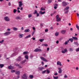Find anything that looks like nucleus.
I'll return each instance as SVG.
<instances>
[{"mask_svg":"<svg viewBox=\"0 0 79 79\" xmlns=\"http://www.w3.org/2000/svg\"><path fill=\"white\" fill-rule=\"evenodd\" d=\"M34 32H35L34 31H33L32 32V35H34Z\"/></svg>","mask_w":79,"mask_h":79,"instance_id":"58","label":"nucleus"},{"mask_svg":"<svg viewBox=\"0 0 79 79\" xmlns=\"http://www.w3.org/2000/svg\"><path fill=\"white\" fill-rule=\"evenodd\" d=\"M36 14L37 15H36V16L37 17H38V16H39L40 14H39L37 13V14Z\"/></svg>","mask_w":79,"mask_h":79,"instance_id":"47","label":"nucleus"},{"mask_svg":"<svg viewBox=\"0 0 79 79\" xmlns=\"http://www.w3.org/2000/svg\"><path fill=\"white\" fill-rule=\"evenodd\" d=\"M32 40H35V38L34 37H33L32 38Z\"/></svg>","mask_w":79,"mask_h":79,"instance_id":"62","label":"nucleus"},{"mask_svg":"<svg viewBox=\"0 0 79 79\" xmlns=\"http://www.w3.org/2000/svg\"><path fill=\"white\" fill-rule=\"evenodd\" d=\"M23 2L22 1H20L18 2L19 4V8H21L22 7V6H23V4L22 3Z\"/></svg>","mask_w":79,"mask_h":79,"instance_id":"2","label":"nucleus"},{"mask_svg":"<svg viewBox=\"0 0 79 79\" xmlns=\"http://www.w3.org/2000/svg\"><path fill=\"white\" fill-rule=\"evenodd\" d=\"M68 52V50H67V49L65 48L64 49V50H62L61 52L62 53H65L67 52Z\"/></svg>","mask_w":79,"mask_h":79,"instance_id":"7","label":"nucleus"},{"mask_svg":"<svg viewBox=\"0 0 79 79\" xmlns=\"http://www.w3.org/2000/svg\"><path fill=\"white\" fill-rule=\"evenodd\" d=\"M58 69H59L58 73H62V69H61V68L59 67L58 68Z\"/></svg>","mask_w":79,"mask_h":79,"instance_id":"13","label":"nucleus"},{"mask_svg":"<svg viewBox=\"0 0 79 79\" xmlns=\"http://www.w3.org/2000/svg\"><path fill=\"white\" fill-rule=\"evenodd\" d=\"M15 65L16 66H18L19 68H20V69H21V68H22L23 67V66H20L19 64H15Z\"/></svg>","mask_w":79,"mask_h":79,"instance_id":"6","label":"nucleus"},{"mask_svg":"<svg viewBox=\"0 0 79 79\" xmlns=\"http://www.w3.org/2000/svg\"><path fill=\"white\" fill-rule=\"evenodd\" d=\"M31 35H29L27 36L26 37H25V39H27L28 38H29V37H31Z\"/></svg>","mask_w":79,"mask_h":79,"instance_id":"22","label":"nucleus"},{"mask_svg":"<svg viewBox=\"0 0 79 79\" xmlns=\"http://www.w3.org/2000/svg\"><path fill=\"white\" fill-rule=\"evenodd\" d=\"M76 27L77 28V30H79V26H77V25H76Z\"/></svg>","mask_w":79,"mask_h":79,"instance_id":"43","label":"nucleus"},{"mask_svg":"<svg viewBox=\"0 0 79 79\" xmlns=\"http://www.w3.org/2000/svg\"><path fill=\"white\" fill-rule=\"evenodd\" d=\"M28 53V52H23V55H27Z\"/></svg>","mask_w":79,"mask_h":79,"instance_id":"31","label":"nucleus"},{"mask_svg":"<svg viewBox=\"0 0 79 79\" xmlns=\"http://www.w3.org/2000/svg\"><path fill=\"white\" fill-rule=\"evenodd\" d=\"M29 77L31 79H32L34 77V76L32 75H30L29 76Z\"/></svg>","mask_w":79,"mask_h":79,"instance_id":"30","label":"nucleus"},{"mask_svg":"<svg viewBox=\"0 0 79 79\" xmlns=\"http://www.w3.org/2000/svg\"><path fill=\"white\" fill-rule=\"evenodd\" d=\"M66 31L65 30H62L61 31V33L62 34H65Z\"/></svg>","mask_w":79,"mask_h":79,"instance_id":"27","label":"nucleus"},{"mask_svg":"<svg viewBox=\"0 0 79 79\" xmlns=\"http://www.w3.org/2000/svg\"><path fill=\"white\" fill-rule=\"evenodd\" d=\"M68 10H67L66 11H65L64 13H65V14H66L68 13Z\"/></svg>","mask_w":79,"mask_h":79,"instance_id":"52","label":"nucleus"},{"mask_svg":"<svg viewBox=\"0 0 79 79\" xmlns=\"http://www.w3.org/2000/svg\"><path fill=\"white\" fill-rule=\"evenodd\" d=\"M21 56H19L18 58L16 59L17 61H21Z\"/></svg>","mask_w":79,"mask_h":79,"instance_id":"9","label":"nucleus"},{"mask_svg":"<svg viewBox=\"0 0 79 79\" xmlns=\"http://www.w3.org/2000/svg\"><path fill=\"white\" fill-rule=\"evenodd\" d=\"M26 61V60H23L22 62H21L20 63V66H23V64H24L25 63V62Z\"/></svg>","mask_w":79,"mask_h":79,"instance_id":"4","label":"nucleus"},{"mask_svg":"<svg viewBox=\"0 0 79 79\" xmlns=\"http://www.w3.org/2000/svg\"><path fill=\"white\" fill-rule=\"evenodd\" d=\"M72 38L74 40H77V37L73 36L72 37Z\"/></svg>","mask_w":79,"mask_h":79,"instance_id":"26","label":"nucleus"},{"mask_svg":"<svg viewBox=\"0 0 79 79\" xmlns=\"http://www.w3.org/2000/svg\"><path fill=\"white\" fill-rule=\"evenodd\" d=\"M58 43H59V41L58 40H57L56 41V44H58Z\"/></svg>","mask_w":79,"mask_h":79,"instance_id":"61","label":"nucleus"},{"mask_svg":"<svg viewBox=\"0 0 79 79\" xmlns=\"http://www.w3.org/2000/svg\"><path fill=\"white\" fill-rule=\"evenodd\" d=\"M47 73H48V74H49V73H50V71L47 69Z\"/></svg>","mask_w":79,"mask_h":79,"instance_id":"50","label":"nucleus"},{"mask_svg":"<svg viewBox=\"0 0 79 79\" xmlns=\"http://www.w3.org/2000/svg\"><path fill=\"white\" fill-rule=\"evenodd\" d=\"M4 66V64H0V67L1 68H2Z\"/></svg>","mask_w":79,"mask_h":79,"instance_id":"25","label":"nucleus"},{"mask_svg":"<svg viewBox=\"0 0 79 79\" xmlns=\"http://www.w3.org/2000/svg\"><path fill=\"white\" fill-rule=\"evenodd\" d=\"M49 50H50V48H47V51H48H48H49Z\"/></svg>","mask_w":79,"mask_h":79,"instance_id":"56","label":"nucleus"},{"mask_svg":"<svg viewBox=\"0 0 79 79\" xmlns=\"http://www.w3.org/2000/svg\"><path fill=\"white\" fill-rule=\"evenodd\" d=\"M16 74H17V75L20 74V71H17L15 72Z\"/></svg>","mask_w":79,"mask_h":79,"instance_id":"17","label":"nucleus"},{"mask_svg":"<svg viewBox=\"0 0 79 79\" xmlns=\"http://www.w3.org/2000/svg\"><path fill=\"white\" fill-rule=\"evenodd\" d=\"M57 65H59V66H62L61 64V63L60 61H58L57 62Z\"/></svg>","mask_w":79,"mask_h":79,"instance_id":"14","label":"nucleus"},{"mask_svg":"<svg viewBox=\"0 0 79 79\" xmlns=\"http://www.w3.org/2000/svg\"><path fill=\"white\" fill-rule=\"evenodd\" d=\"M28 17L29 18H31V17H32V15L31 14H29L28 15Z\"/></svg>","mask_w":79,"mask_h":79,"instance_id":"33","label":"nucleus"},{"mask_svg":"<svg viewBox=\"0 0 79 79\" xmlns=\"http://www.w3.org/2000/svg\"><path fill=\"white\" fill-rule=\"evenodd\" d=\"M13 30L14 31H18V28L14 27L13 28Z\"/></svg>","mask_w":79,"mask_h":79,"instance_id":"29","label":"nucleus"},{"mask_svg":"<svg viewBox=\"0 0 79 79\" xmlns=\"http://www.w3.org/2000/svg\"><path fill=\"white\" fill-rule=\"evenodd\" d=\"M73 50H74L72 48H71L69 49V51L70 52H73Z\"/></svg>","mask_w":79,"mask_h":79,"instance_id":"23","label":"nucleus"},{"mask_svg":"<svg viewBox=\"0 0 79 79\" xmlns=\"http://www.w3.org/2000/svg\"><path fill=\"white\" fill-rule=\"evenodd\" d=\"M67 75H65V76H64V78H67Z\"/></svg>","mask_w":79,"mask_h":79,"instance_id":"60","label":"nucleus"},{"mask_svg":"<svg viewBox=\"0 0 79 79\" xmlns=\"http://www.w3.org/2000/svg\"><path fill=\"white\" fill-rule=\"evenodd\" d=\"M30 31V30H29V29H26L24 30V32H29Z\"/></svg>","mask_w":79,"mask_h":79,"instance_id":"18","label":"nucleus"},{"mask_svg":"<svg viewBox=\"0 0 79 79\" xmlns=\"http://www.w3.org/2000/svg\"><path fill=\"white\" fill-rule=\"evenodd\" d=\"M74 44H76V45L77 46H78V45H79V44H78V43H77V42H74Z\"/></svg>","mask_w":79,"mask_h":79,"instance_id":"37","label":"nucleus"},{"mask_svg":"<svg viewBox=\"0 0 79 79\" xmlns=\"http://www.w3.org/2000/svg\"><path fill=\"white\" fill-rule=\"evenodd\" d=\"M25 57L27 60H28V59L29 58V56H28V55H26L25 56Z\"/></svg>","mask_w":79,"mask_h":79,"instance_id":"28","label":"nucleus"},{"mask_svg":"<svg viewBox=\"0 0 79 79\" xmlns=\"http://www.w3.org/2000/svg\"><path fill=\"white\" fill-rule=\"evenodd\" d=\"M11 73H14V72H15V70H11Z\"/></svg>","mask_w":79,"mask_h":79,"instance_id":"53","label":"nucleus"},{"mask_svg":"<svg viewBox=\"0 0 79 79\" xmlns=\"http://www.w3.org/2000/svg\"><path fill=\"white\" fill-rule=\"evenodd\" d=\"M17 10H16V9H14L13 10V13H16V12Z\"/></svg>","mask_w":79,"mask_h":79,"instance_id":"42","label":"nucleus"},{"mask_svg":"<svg viewBox=\"0 0 79 79\" xmlns=\"http://www.w3.org/2000/svg\"><path fill=\"white\" fill-rule=\"evenodd\" d=\"M53 77L54 79H58V76L55 77L54 76H53Z\"/></svg>","mask_w":79,"mask_h":79,"instance_id":"32","label":"nucleus"},{"mask_svg":"<svg viewBox=\"0 0 79 79\" xmlns=\"http://www.w3.org/2000/svg\"><path fill=\"white\" fill-rule=\"evenodd\" d=\"M4 19L6 21H10V19L7 17H5Z\"/></svg>","mask_w":79,"mask_h":79,"instance_id":"11","label":"nucleus"},{"mask_svg":"<svg viewBox=\"0 0 79 79\" xmlns=\"http://www.w3.org/2000/svg\"><path fill=\"white\" fill-rule=\"evenodd\" d=\"M16 56V55H15V53H14L12 55L11 57H13V56Z\"/></svg>","mask_w":79,"mask_h":79,"instance_id":"44","label":"nucleus"},{"mask_svg":"<svg viewBox=\"0 0 79 79\" xmlns=\"http://www.w3.org/2000/svg\"><path fill=\"white\" fill-rule=\"evenodd\" d=\"M69 8V6H67L66 8H65L64 10V11H66V10H68Z\"/></svg>","mask_w":79,"mask_h":79,"instance_id":"24","label":"nucleus"},{"mask_svg":"<svg viewBox=\"0 0 79 79\" xmlns=\"http://www.w3.org/2000/svg\"><path fill=\"white\" fill-rule=\"evenodd\" d=\"M3 42H4V40H2L1 41H0V44H2Z\"/></svg>","mask_w":79,"mask_h":79,"instance_id":"46","label":"nucleus"},{"mask_svg":"<svg viewBox=\"0 0 79 79\" xmlns=\"http://www.w3.org/2000/svg\"><path fill=\"white\" fill-rule=\"evenodd\" d=\"M40 26L41 27H43V24L42 23H40Z\"/></svg>","mask_w":79,"mask_h":79,"instance_id":"55","label":"nucleus"},{"mask_svg":"<svg viewBox=\"0 0 79 79\" xmlns=\"http://www.w3.org/2000/svg\"><path fill=\"white\" fill-rule=\"evenodd\" d=\"M40 58L42 60H43L44 61L48 62V60H47L46 59H45L44 57H43L42 56H41L40 57Z\"/></svg>","mask_w":79,"mask_h":79,"instance_id":"1","label":"nucleus"},{"mask_svg":"<svg viewBox=\"0 0 79 79\" xmlns=\"http://www.w3.org/2000/svg\"><path fill=\"white\" fill-rule=\"evenodd\" d=\"M14 69V67L11 66V65H10V69Z\"/></svg>","mask_w":79,"mask_h":79,"instance_id":"39","label":"nucleus"},{"mask_svg":"<svg viewBox=\"0 0 79 79\" xmlns=\"http://www.w3.org/2000/svg\"><path fill=\"white\" fill-rule=\"evenodd\" d=\"M65 45H67L68 44V42L67 41H66L64 43Z\"/></svg>","mask_w":79,"mask_h":79,"instance_id":"57","label":"nucleus"},{"mask_svg":"<svg viewBox=\"0 0 79 79\" xmlns=\"http://www.w3.org/2000/svg\"><path fill=\"white\" fill-rule=\"evenodd\" d=\"M55 76H57L58 75V73H56L54 74Z\"/></svg>","mask_w":79,"mask_h":79,"instance_id":"59","label":"nucleus"},{"mask_svg":"<svg viewBox=\"0 0 79 79\" xmlns=\"http://www.w3.org/2000/svg\"><path fill=\"white\" fill-rule=\"evenodd\" d=\"M27 76L26 74L23 75L22 77V78L23 79H27Z\"/></svg>","mask_w":79,"mask_h":79,"instance_id":"8","label":"nucleus"},{"mask_svg":"<svg viewBox=\"0 0 79 79\" xmlns=\"http://www.w3.org/2000/svg\"><path fill=\"white\" fill-rule=\"evenodd\" d=\"M54 9H56L57 8V7H56V6H55L54 7Z\"/></svg>","mask_w":79,"mask_h":79,"instance_id":"63","label":"nucleus"},{"mask_svg":"<svg viewBox=\"0 0 79 79\" xmlns=\"http://www.w3.org/2000/svg\"><path fill=\"white\" fill-rule=\"evenodd\" d=\"M41 10H45V8L43 7H42L41 9H40Z\"/></svg>","mask_w":79,"mask_h":79,"instance_id":"40","label":"nucleus"},{"mask_svg":"<svg viewBox=\"0 0 79 79\" xmlns=\"http://www.w3.org/2000/svg\"><path fill=\"white\" fill-rule=\"evenodd\" d=\"M46 72V70H44L42 72V73L44 74V73H45Z\"/></svg>","mask_w":79,"mask_h":79,"instance_id":"45","label":"nucleus"},{"mask_svg":"<svg viewBox=\"0 0 79 79\" xmlns=\"http://www.w3.org/2000/svg\"><path fill=\"white\" fill-rule=\"evenodd\" d=\"M48 29H46L45 30V32H48Z\"/></svg>","mask_w":79,"mask_h":79,"instance_id":"51","label":"nucleus"},{"mask_svg":"<svg viewBox=\"0 0 79 79\" xmlns=\"http://www.w3.org/2000/svg\"><path fill=\"white\" fill-rule=\"evenodd\" d=\"M40 14V15H44V14H45V11H44L43 12H42V11H40V12H39Z\"/></svg>","mask_w":79,"mask_h":79,"instance_id":"20","label":"nucleus"},{"mask_svg":"<svg viewBox=\"0 0 79 79\" xmlns=\"http://www.w3.org/2000/svg\"><path fill=\"white\" fill-rule=\"evenodd\" d=\"M42 45V46H45V47H47L48 46V44H43Z\"/></svg>","mask_w":79,"mask_h":79,"instance_id":"21","label":"nucleus"},{"mask_svg":"<svg viewBox=\"0 0 79 79\" xmlns=\"http://www.w3.org/2000/svg\"><path fill=\"white\" fill-rule=\"evenodd\" d=\"M33 29L34 30H35V27H33Z\"/></svg>","mask_w":79,"mask_h":79,"instance_id":"64","label":"nucleus"},{"mask_svg":"<svg viewBox=\"0 0 79 79\" xmlns=\"http://www.w3.org/2000/svg\"><path fill=\"white\" fill-rule=\"evenodd\" d=\"M44 67H39L38 69L40 71H42L43 70V69H44Z\"/></svg>","mask_w":79,"mask_h":79,"instance_id":"19","label":"nucleus"},{"mask_svg":"<svg viewBox=\"0 0 79 79\" xmlns=\"http://www.w3.org/2000/svg\"><path fill=\"white\" fill-rule=\"evenodd\" d=\"M37 10H35V12H34L33 14H34V15H35V14H37Z\"/></svg>","mask_w":79,"mask_h":79,"instance_id":"38","label":"nucleus"},{"mask_svg":"<svg viewBox=\"0 0 79 79\" xmlns=\"http://www.w3.org/2000/svg\"><path fill=\"white\" fill-rule=\"evenodd\" d=\"M39 40L40 42H43V41L44 40V39H40Z\"/></svg>","mask_w":79,"mask_h":79,"instance_id":"35","label":"nucleus"},{"mask_svg":"<svg viewBox=\"0 0 79 79\" xmlns=\"http://www.w3.org/2000/svg\"><path fill=\"white\" fill-rule=\"evenodd\" d=\"M62 4V5L63 6H66V5H68V4L65 1L63 2Z\"/></svg>","mask_w":79,"mask_h":79,"instance_id":"3","label":"nucleus"},{"mask_svg":"<svg viewBox=\"0 0 79 79\" xmlns=\"http://www.w3.org/2000/svg\"><path fill=\"white\" fill-rule=\"evenodd\" d=\"M55 35L56 36H58L59 35V33L58 32H56L55 34Z\"/></svg>","mask_w":79,"mask_h":79,"instance_id":"34","label":"nucleus"},{"mask_svg":"<svg viewBox=\"0 0 79 79\" xmlns=\"http://www.w3.org/2000/svg\"><path fill=\"white\" fill-rule=\"evenodd\" d=\"M32 57H33V56L32 55H31L30 56V57L31 58H32Z\"/></svg>","mask_w":79,"mask_h":79,"instance_id":"54","label":"nucleus"},{"mask_svg":"<svg viewBox=\"0 0 79 79\" xmlns=\"http://www.w3.org/2000/svg\"><path fill=\"white\" fill-rule=\"evenodd\" d=\"M76 52H79V48L77 49L76 50Z\"/></svg>","mask_w":79,"mask_h":79,"instance_id":"49","label":"nucleus"},{"mask_svg":"<svg viewBox=\"0 0 79 79\" xmlns=\"http://www.w3.org/2000/svg\"><path fill=\"white\" fill-rule=\"evenodd\" d=\"M16 19H19V20H21V19H22L21 18L20 16H17L15 18Z\"/></svg>","mask_w":79,"mask_h":79,"instance_id":"15","label":"nucleus"},{"mask_svg":"<svg viewBox=\"0 0 79 79\" xmlns=\"http://www.w3.org/2000/svg\"><path fill=\"white\" fill-rule=\"evenodd\" d=\"M19 38H22L24 36V35L22 34H19Z\"/></svg>","mask_w":79,"mask_h":79,"instance_id":"12","label":"nucleus"},{"mask_svg":"<svg viewBox=\"0 0 79 79\" xmlns=\"http://www.w3.org/2000/svg\"><path fill=\"white\" fill-rule=\"evenodd\" d=\"M56 19V21L57 22H59L61 21V18L59 17V18H58L57 19Z\"/></svg>","mask_w":79,"mask_h":79,"instance_id":"16","label":"nucleus"},{"mask_svg":"<svg viewBox=\"0 0 79 79\" xmlns=\"http://www.w3.org/2000/svg\"><path fill=\"white\" fill-rule=\"evenodd\" d=\"M59 15H57L56 16V19H57L58 18H59Z\"/></svg>","mask_w":79,"mask_h":79,"instance_id":"48","label":"nucleus"},{"mask_svg":"<svg viewBox=\"0 0 79 79\" xmlns=\"http://www.w3.org/2000/svg\"><path fill=\"white\" fill-rule=\"evenodd\" d=\"M69 40L71 42H73V38H70L69 39Z\"/></svg>","mask_w":79,"mask_h":79,"instance_id":"36","label":"nucleus"},{"mask_svg":"<svg viewBox=\"0 0 79 79\" xmlns=\"http://www.w3.org/2000/svg\"><path fill=\"white\" fill-rule=\"evenodd\" d=\"M52 2V0H48V3H50Z\"/></svg>","mask_w":79,"mask_h":79,"instance_id":"41","label":"nucleus"},{"mask_svg":"<svg viewBox=\"0 0 79 79\" xmlns=\"http://www.w3.org/2000/svg\"><path fill=\"white\" fill-rule=\"evenodd\" d=\"M10 31L6 32L4 33V35L6 36L8 35H10Z\"/></svg>","mask_w":79,"mask_h":79,"instance_id":"10","label":"nucleus"},{"mask_svg":"<svg viewBox=\"0 0 79 79\" xmlns=\"http://www.w3.org/2000/svg\"><path fill=\"white\" fill-rule=\"evenodd\" d=\"M34 52H42V50L40 49L37 48L34 50Z\"/></svg>","mask_w":79,"mask_h":79,"instance_id":"5","label":"nucleus"}]
</instances>
